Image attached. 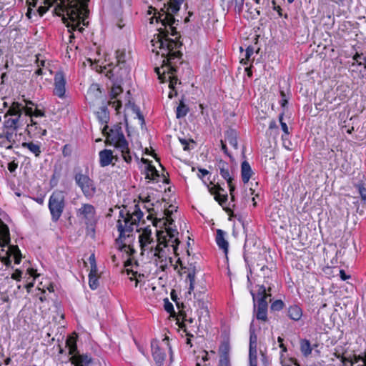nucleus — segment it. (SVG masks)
Wrapping results in <instances>:
<instances>
[{
  "label": "nucleus",
  "instance_id": "nucleus-1",
  "mask_svg": "<svg viewBox=\"0 0 366 366\" xmlns=\"http://www.w3.org/2000/svg\"><path fill=\"white\" fill-rule=\"evenodd\" d=\"M163 34L164 37L161 36V34L157 35V40L155 43L154 40H152L154 46H156V44H157V46L161 50V55L163 57L162 66L155 68V71L162 81H164L166 73L169 74L177 71L176 64L180 61L182 56L179 51H174V49L180 47L182 44L172 39L167 38L168 31L166 33L163 31Z\"/></svg>",
  "mask_w": 366,
  "mask_h": 366
},
{
  "label": "nucleus",
  "instance_id": "nucleus-2",
  "mask_svg": "<svg viewBox=\"0 0 366 366\" xmlns=\"http://www.w3.org/2000/svg\"><path fill=\"white\" fill-rule=\"evenodd\" d=\"M88 1L89 0H61V3L70 20L67 26L72 30L78 29L80 32H82L84 29L80 27L81 23L82 22L84 26L88 25V22H85V19L89 15Z\"/></svg>",
  "mask_w": 366,
  "mask_h": 366
},
{
  "label": "nucleus",
  "instance_id": "nucleus-3",
  "mask_svg": "<svg viewBox=\"0 0 366 366\" xmlns=\"http://www.w3.org/2000/svg\"><path fill=\"white\" fill-rule=\"evenodd\" d=\"M142 217L143 212L137 204L134 206L132 213H130L129 211L124 212V210L119 212V217L122 219H119L117 224V227L119 232V236L117 239V242L122 238H125L126 232H132L134 227L138 226Z\"/></svg>",
  "mask_w": 366,
  "mask_h": 366
},
{
  "label": "nucleus",
  "instance_id": "nucleus-4",
  "mask_svg": "<svg viewBox=\"0 0 366 366\" xmlns=\"http://www.w3.org/2000/svg\"><path fill=\"white\" fill-rule=\"evenodd\" d=\"M107 125L102 129V133L106 137L105 144L113 145L119 150L126 151L128 142L124 137L121 124L113 126L109 132H107Z\"/></svg>",
  "mask_w": 366,
  "mask_h": 366
},
{
  "label": "nucleus",
  "instance_id": "nucleus-5",
  "mask_svg": "<svg viewBox=\"0 0 366 366\" xmlns=\"http://www.w3.org/2000/svg\"><path fill=\"white\" fill-rule=\"evenodd\" d=\"M125 56L126 54L124 51L117 50L116 51L117 63L107 71V76L119 81H122L129 77L130 69L127 65Z\"/></svg>",
  "mask_w": 366,
  "mask_h": 366
},
{
  "label": "nucleus",
  "instance_id": "nucleus-6",
  "mask_svg": "<svg viewBox=\"0 0 366 366\" xmlns=\"http://www.w3.org/2000/svg\"><path fill=\"white\" fill-rule=\"evenodd\" d=\"M167 234H164V232L162 230L157 231V237L159 242V244L157 245L154 248L151 247L149 248L151 252L154 251V252H164V249L160 247V245H163L164 247L168 246V242H172L175 244H173V249L174 254L177 256L178 254L177 252L178 249V245L180 243V241L176 236L179 234L177 229H172L170 227L166 228Z\"/></svg>",
  "mask_w": 366,
  "mask_h": 366
},
{
  "label": "nucleus",
  "instance_id": "nucleus-7",
  "mask_svg": "<svg viewBox=\"0 0 366 366\" xmlns=\"http://www.w3.org/2000/svg\"><path fill=\"white\" fill-rule=\"evenodd\" d=\"M49 209L53 222H57L65 207V196L62 191H54L49 199Z\"/></svg>",
  "mask_w": 366,
  "mask_h": 366
},
{
  "label": "nucleus",
  "instance_id": "nucleus-8",
  "mask_svg": "<svg viewBox=\"0 0 366 366\" xmlns=\"http://www.w3.org/2000/svg\"><path fill=\"white\" fill-rule=\"evenodd\" d=\"M10 233L8 226L0 219V247H8L7 254L13 255L15 264H19L21 259V252L16 245H11Z\"/></svg>",
  "mask_w": 366,
  "mask_h": 366
},
{
  "label": "nucleus",
  "instance_id": "nucleus-9",
  "mask_svg": "<svg viewBox=\"0 0 366 366\" xmlns=\"http://www.w3.org/2000/svg\"><path fill=\"white\" fill-rule=\"evenodd\" d=\"M74 180L86 199H89L95 196L97 191L96 184L88 175L78 172L74 176Z\"/></svg>",
  "mask_w": 366,
  "mask_h": 366
},
{
  "label": "nucleus",
  "instance_id": "nucleus-10",
  "mask_svg": "<svg viewBox=\"0 0 366 366\" xmlns=\"http://www.w3.org/2000/svg\"><path fill=\"white\" fill-rule=\"evenodd\" d=\"M17 130L4 129L0 133V147L6 149H11L14 146H17L19 142Z\"/></svg>",
  "mask_w": 366,
  "mask_h": 366
},
{
  "label": "nucleus",
  "instance_id": "nucleus-11",
  "mask_svg": "<svg viewBox=\"0 0 366 366\" xmlns=\"http://www.w3.org/2000/svg\"><path fill=\"white\" fill-rule=\"evenodd\" d=\"M257 336L255 334L252 325L249 327V366H257Z\"/></svg>",
  "mask_w": 366,
  "mask_h": 366
},
{
  "label": "nucleus",
  "instance_id": "nucleus-12",
  "mask_svg": "<svg viewBox=\"0 0 366 366\" xmlns=\"http://www.w3.org/2000/svg\"><path fill=\"white\" fill-rule=\"evenodd\" d=\"M54 89L53 94L58 97L63 99L66 92V79L62 71H58L55 74L54 78Z\"/></svg>",
  "mask_w": 366,
  "mask_h": 366
},
{
  "label": "nucleus",
  "instance_id": "nucleus-13",
  "mask_svg": "<svg viewBox=\"0 0 366 366\" xmlns=\"http://www.w3.org/2000/svg\"><path fill=\"white\" fill-rule=\"evenodd\" d=\"M209 192L214 196V199L222 205L227 201V194L224 192V189L219 184H214L210 182L209 184H207Z\"/></svg>",
  "mask_w": 366,
  "mask_h": 366
},
{
  "label": "nucleus",
  "instance_id": "nucleus-14",
  "mask_svg": "<svg viewBox=\"0 0 366 366\" xmlns=\"http://www.w3.org/2000/svg\"><path fill=\"white\" fill-rule=\"evenodd\" d=\"M95 213L94 207L90 204H83L76 212L77 216L84 219L86 224H92L94 219Z\"/></svg>",
  "mask_w": 366,
  "mask_h": 366
},
{
  "label": "nucleus",
  "instance_id": "nucleus-15",
  "mask_svg": "<svg viewBox=\"0 0 366 366\" xmlns=\"http://www.w3.org/2000/svg\"><path fill=\"white\" fill-rule=\"evenodd\" d=\"M152 353L154 360L156 364L161 366L166 357L165 352L159 347V342L157 340H153L151 342Z\"/></svg>",
  "mask_w": 366,
  "mask_h": 366
},
{
  "label": "nucleus",
  "instance_id": "nucleus-16",
  "mask_svg": "<svg viewBox=\"0 0 366 366\" xmlns=\"http://www.w3.org/2000/svg\"><path fill=\"white\" fill-rule=\"evenodd\" d=\"M195 304H197L196 306L198 307V321L199 322V326H201L202 325V323H207L209 321V313L208 307L206 302L201 300H197V301L195 302Z\"/></svg>",
  "mask_w": 366,
  "mask_h": 366
},
{
  "label": "nucleus",
  "instance_id": "nucleus-17",
  "mask_svg": "<svg viewBox=\"0 0 366 366\" xmlns=\"http://www.w3.org/2000/svg\"><path fill=\"white\" fill-rule=\"evenodd\" d=\"M159 21L162 22L163 26H169L172 36H176L177 34V29L173 25L176 21H176L174 16L170 14H160L157 19V21Z\"/></svg>",
  "mask_w": 366,
  "mask_h": 366
},
{
  "label": "nucleus",
  "instance_id": "nucleus-18",
  "mask_svg": "<svg viewBox=\"0 0 366 366\" xmlns=\"http://www.w3.org/2000/svg\"><path fill=\"white\" fill-rule=\"evenodd\" d=\"M99 164L102 167H107L112 164V160L116 159L117 160V157L113 155V152L110 149H103L99 152Z\"/></svg>",
  "mask_w": 366,
  "mask_h": 366
},
{
  "label": "nucleus",
  "instance_id": "nucleus-19",
  "mask_svg": "<svg viewBox=\"0 0 366 366\" xmlns=\"http://www.w3.org/2000/svg\"><path fill=\"white\" fill-rule=\"evenodd\" d=\"M302 315L303 311L299 305H291L287 309V316L293 321H300Z\"/></svg>",
  "mask_w": 366,
  "mask_h": 366
},
{
  "label": "nucleus",
  "instance_id": "nucleus-20",
  "mask_svg": "<svg viewBox=\"0 0 366 366\" xmlns=\"http://www.w3.org/2000/svg\"><path fill=\"white\" fill-rule=\"evenodd\" d=\"M267 302L265 300H257V319L266 321L267 319Z\"/></svg>",
  "mask_w": 366,
  "mask_h": 366
},
{
  "label": "nucleus",
  "instance_id": "nucleus-21",
  "mask_svg": "<svg viewBox=\"0 0 366 366\" xmlns=\"http://www.w3.org/2000/svg\"><path fill=\"white\" fill-rule=\"evenodd\" d=\"M226 232L218 229L217 230L216 242L219 248L222 249L225 254L228 252L229 243L225 239Z\"/></svg>",
  "mask_w": 366,
  "mask_h": 366
},
{
  "label": "nucleus",
  "instance_id": "nucleus-22",
  "mask_svg": "<svg viewBox=\"0 0 366 366\" xmlns=\"http://www.w3.org/2000/svg\"><path fill=\"white\" fill-rule=\"evenodd\" d=\"M151 230L144 229V231L139 235V242L140 244L141 249L145 250L149 244L153 242V239L151 237Z\"/></svg>",
  "mask_w": 366,
  "mask_h": 366
},
{
  "label": "nucleus",
  "instance_id": "nucleus-23",
  "mask_svg": "<svg viewBox=\"0 0 366 366\" xmlns=\"http://www.w3.org/2000/svg\"><path fill=\"white\" fill-rule=\"evenodd\" d=\"M271 286L272 282L269 281L268 280L264 281V284L261 285H258V290H257V296L258 299L265 300L268 296H270V294H268L267 292L271 291Z\"/></svg>",
  "mask_w": 366,
  "mask_h": 366
},
{
  "label": "nucleus",
  "instance_id": "nucleus-24",
  "mask_svg": "<svg viewBox=\"0 0 366 366\" xmlns=\"http://www.w3.org/2000/svg\"><path fill=\"white\" fill-rule=\"evenodd\" d=\"M229 164L225 161L222 159L218 160L217 162V168L219 170V173L222 178H224L226 181L233 179L230 175L229 171Z\"/></svg>",
  "mask_w": 366,
  "mask_h": 366
},
{
  "label": "nucleus",
  "instance_id": "nucleus-25",
  "mask_svg": "<svg viewBox=\"0 0 366 366\" xmlns=\"http://www.w3.org/2000/svg\"><path fill=\"white\" fill-rule=\"evenodd\" d=\"M176 71H173L172 73H166L165 76L166 77H168L169 81V86L171 89V92L169 93V98L172 99L174 97H176L177 95V92L175 90V85L177 83L178 79L174 75ZM167 79V78H165ZM166 79H164L165 81Z\"/></svg>",
  "mask_w": 366,
  "mask_h": 366
},
{
  "label": "nucleus",
  "instance_id": "nucleus-26",
  "mask_svg": "<svg viewBox=\"0 0 366 366\" xmlns=\"http://www.w3.org/2000/svg\"><path fill=\"white\" fill-rule=\"evenodd\" d=\"M92 357L86 354L72 356L70 358V361L72 364H77L80 366H88L92 362Z\"/></svg>",
  "mask_w": 366,
  "mask_h": 366
},
{
  "label": "nucleus",
  "instance_id": "nucleus-27",
  "mask_svg": "<svg viewBox=\"0 0 366 366\" xmlns=\"http://www.w3.org/2000/svg\"><path fill=\"white\" fill-rule=\"evenodd\" d=\"M253 172L252 168L247 161H244L241 164V175L242 182L246 184L249 182V179L252 177Z\"/></svg>",
  "mask_w": 366,
  "mask_h": 366
},
{
  "label": "nucleus",
  "instance_id": "nucleus-28",
  "mask_svg": "<svg viewBox=\"0 0 366 366\" xmlns=\"http://www.w3.org/2000/svg\"><path fill=\"white\" fill-rule=\"evenodd\" d=\"M21 147L26 148L34 154L36 157H39L41 154V143H34V142H23Z\"/></svg>",
  "mask_w": 366,
  "mask_h": 366
},
{
  "label": "nucleus",
  "instance_id": "nucleus-29",
  "mask_svg": "<svg viewBox=\"0 0 366 366\" xmlns=\"http://www.w3.org/2000/svg\"><path fill=\"white\" fill-rule=\"evenodd\" d=\"M225 139L235 149H238L237 134L234 129H228L225 132Z\"/></svg>",
  "mask_w": 366,
  "mask_h": 366
},
{
  "label": "nucleus",
  "instance_id": "nucleus-30",
  "mask_svg": "<svg viewBox=\"0 0 366 366\" xmlns=\"http://www.w3.org/2000/svg\"><path fill=\"white\" fill-rule=\"evenodd\" d=\"M300 343V351L305 357H308L312 353V349L317 347V345H314L312 347L310 342L307 339L301 340Z\"/></svg>",
  "mask_w": 366,
  "mask_h": 366
},
{
  "label": "nucleus",
  "instance_id": "nucleus-31",
  "mask_svg": "<svg viewBox=\"0 0 366 366\" xmlns=\"http://www.w3.org/2000/svg\"><path fill=\"white\" fill-rule=\"evenodd\" d=\"M97 118L102 124H107L109 119V112L106 106H102L99 108V111L97 113Z\"/></svg>",
  "mask_w": 366,
  "mask_h": 366
},
{
  "label": "nucleus",
  "instance_id": "nucleus-32",
  "mask_svg": "<svg viewBox=\"0 0 366 366\" xmlns=\"http://www.w3.org/2000/svg\"><path fill=\"white\" fill-rule=\"evenodd\" d=\"M189 112V107L184 103L183 98L180 100L176 109V117L177 119L184 117Z\"/></svg>",
  "mask_w": 366,
  "mask_h": 366
},
{
  "label": "nucleus",
  "instance_id": "nucleus-33",
  "mask_svg": "<svg viewBox=\"0 0 366 366\" xmlns=\"http://www.w3.org/2000/svg\"><path fill=\"white\" fill-rule=\"evenodd\" d=\"M182 4V3H179V1H177V0H174V2L171 3L170 5L169 6V7L167 8V11H164V9H161V11L162 12V14H170L172 16H174V14H176L177 11H179V10L180 9V5ZM160 14H161L159 13V16Z\"/></svg>",
  "mask_w": 366,
  "mask_h": 366
},
{
  "label": "nucleus",
  "instance_id": "nucleus-34",
  "mask_svg": "<svg viewBox=\"0 0 366 366\" xmlns=\"http://www.w3.org/2000/svg\"><path fill=\"white\" fill-rule=\"evenodd\" d=\"M19 118H9L7 120H5L4 122V129H9V130H18Z\"/></svg>",
  "mask_w": 366,
  "mask_h": 366
},
{
  "label": "nucleus",
  "instance_id": "nucleus-35",
  "mask_svg": "<svg viewBox=\"0 0 366 366\" xmlns=\"http://www.w3.org/2000/svg\"><path fill=\"white\" fill-rule=\"evenodd\" d=\"M89 285L92 290H94L98 288L99 283V277L97 276V271H95L94 272H92V271L89 272Z\"/></svg>",
  "mask_w": 366,
  "mask_h": 366
},
{
  "label": "nucleus",
  "instance_id": "nucleus-36",
  "mask_svg": "<svg viewBox=\"0 0 366 366\" xmlns=\"http://www.w3.org/2000/svg\"><path fill=\"white\" fill-rule=\"evenodd\" d=\"M66 347L69 349V354L74 355L77 352L76 339L69 336L66 340Z\"/></svg>",
  "mask_w": 366,
  "mask_h": 366
},
{
  "label": "nucleus",
  "instance_id": "nucleus-37",
  "mask_svg": "<svg viewBox=\"0 0 366 366\" xmlns=\"http://www.w3.org/2000/svg\"><path fill=\"white\" fill-rule=\"evenodd\" d=\"M159 177V172L154 166L149 164L146 167V178L147 179L155 180Z\"/></svg>",
  "mask_w": 366,
  "mask_h": 366
},
{
  "label": "nucleus",
  "instance_id": "nucleus-38",
  "mask_svg": "<svg viewBox=\"0 0 366 366\" xmlns=\"http://www.w3.org/2000/svg\"><path fill=\"white\" fill-rule=\"evenodd\" d=\"M247 11L250 14L252 19H257L260 15L259 8H253L249 3H246Z\"/></svg>",
  "mask_w": 366,
  "mask_h": 366
},
{
  "label": "nucleus",
  "instance_id": "nucleus-39",
  "mask_svg": "<svg viewBox=\"0 0 366 366\" xmlns=\"http://www.w3.org/2000/svg\"><path fill=\"white\" fill-rule=\"evenodd\" d=\"M229 344L227 341H224L221 343L219 346V352H220V357H229Z\"/></svg>",
  "mask_w": 366,
  "mask_h": 366
},
{
  "label": "nucleus",
  "instance_id": "nucleus-40",
  "mask_svg": "<svg viewBox=\"0 0 366 366\" xmlns=\"http://www.w3.org/2000/svg\"><path fill=\"white\" fill-rule=\"evenodd\" d=\"M123 239L124 238H122L121 239H119V242H117V244L119 245V249L121 251H124L127 253H129V255H132L135 252V250L133 248L130 247L129 245L124 244ZM116 242L117 241L116 240Z\"/></svg>",
  "mask_w": 366,
  "mask_h": 366
},
{
  "label": "nucleus",
  "instance_id": "nucleus-41",
  "mask_svg": "<svg viewBox=\"0 0 366 366\" xmlns=\"http://www.w3.org/2000/svg\"><path fill=\"white\" fill-rule=\"evenodd\" d=\"M253 53L254 48L252 46H249L245 51V57L241 59L240 63L244 65L247 64Z\"/></svg>",
  "mask_w": 366,
  "mask_h": 366
},
{
  "label": "nucleus",
  "instance_id": "nucleus-42",
  "mask_svg": "<svg viewBox=\"0 0 366 366\" xmlns=\"http://www.w3.org/2000/svg\"><path fill=\"white\" fill-rule=\"evenodd\" d=\"M355 187L358 190L364 204H366V187H365V184L363 183H359L355 185Z\"/></svg>",
  "mask_w": 366,
  "mask_h": 366
},
{
  "label": "nucleus",
  "instance_id": "nucleus-43",
  "mask_svg": "<svg viewBox=\"0 0 366 366\" xmlns=\"http://www.w3.org/2000/svg\"><path fill=\"white\" fill-rule=\"evenodd\" d=\"M28 272H29V274H30V276H31V277H34V279H33L32 282H29V283H27V284L25 285V288L26 289L27 292H28V293H30L31 288H32V287H34V280H35V278H36L39 274H36V270H34V269H28Z\"/></svg>",
  "mask_w": 366,
  "mask_h": 366
},
{
  "label": "nucleus",
  "instance_id": "nucleus-44",
  "mask_svg": "<svg viewBox=\"0 0 366 366\" xmlns=\"http://www.w3.org/2000/svg\"><path fill=\"white\" fill-rule=\"evenodd\" d=\"M162 222L163 225L166 227L167 224L172 225L174 222V220L171 217H166V219L164 218H155L153 221V224L155 227H157L158 223Z\"/></svg>",
  "mask_w": 366,
  "mask_h": 366
},
{
  "label": "nucleus",
  "instance_id": "nucleus-45",
  "mask_svg": "<svg viewBox=\"0 0 366 366\" xmlns=\"http://www.w3.org/2000/svg\"><path fill=\"white\" fill-rule=\"evenodd\" d=\"M261 272L262 273V276L264 277V280H268L269 281H270L272 275V271L270 269H269L267 266H262Z\"/></svg>",
  "mask_w": 366,
  "mask_h": 366
},
{
  "label": "nucleus",
  "instance_id": "nucleus-46",
  "mask_svg": "<svg viewBox=\"0 0 366 366\" xmlns=\"http://www.w3.org/2000/svg\"><path fill=\"white\" fill-rule=\"evenodd\" d=\"M284 306V302L281 300H277L272 303L270 308L273 311H280L283 309Z\"/></svg>",
  "mask_w": 366,
  "mask_h": 366
},
{
  "label": "nucleus",
  "instance_id": "nucleus-47",
  "mask_svg": "<svg viewBox=\"0 0 366 366\" xmlns=\"http://www.w3.org/2000/svg\"><path fill=\"white\" fill-rule=\"evenodd\" d=\"M89 262L90 264V271H92V272H94L95 271H98L97 265L96 262V258L94 254H92L89 257Z\"/></svg>",
  "mask_w": 366,
  "mask_h": 366
},
{
  "label": "nucleus",
  "instance_id": "nucleus-48",
  "mask_svg": "<svg viewBox=\"0 0 366 366\" xmlns=\"http://www.w3.org/2000/svg\"><path fill=\"white\" fill-rule=\"evenodd\" d=\"M122 152V156L124 159V160L127 163H130L132 160V156L130 154V150L129 148V144L127 145V149L126 151L119 150Z\"/></svg>",
  "mask_w": 366,
  "mask_h": 366
},
{
  "label": "nucleus",
  "instance_id": "nucleus-49",
  "mask_svg": "<svg viewBox=\"0 0 366 366\" xmlns=\"http://www.w3.org/2000/svg\"><path fill=\"white\" fill-rule=\"evenodd\" d=\"M7 114L11 115V116H16V117L20 118L21 114V111L19 108V106L17 105L16 107H12L9 109L7 112Z\"/></svg>",
  "mask_w": 366,
  "mask_h": 366
},
{
  "label": "nucleus",
  "instance_id": "nucleus-50",
  "mask_svg": "<svg viewBox=\"0 0 366 366\" xmlns=\"http://www.w3.org/2000/svg\"><path fill=\"white\" fill-rule=\"evenodd\" d=\"M164 310L169 312L172 313L174 312V307L173 305L169 301L167 298L164 299Z\"/></svg>",
  "mask_w": 366,
  "mask_h": 366
},
{
  "label": "nucleus",
  "instance_id": "nucleus-51",
  "mask_svg": "<svg viewBox=\"0 0 366 366\" xmlns=\"http://www.w3.org/2000/svg\"><path fill=\"white\" fill-rule=\"evenodd\" d=\"M353 59L357 62L358 65H362L366 62V57L362 56V54H356Z\"/></svg>",
  "mask_w": 366,
  "mask_h": 366
},
{
  "label": "nucleus",
  "instance_id": "nucleus-52",
  "mask_svg": "<svg viewBox=\"0 0 366 366\" xmlns=\"http://www.w3.org/2000/svg\"><path fill=\"white\" fill-rule=\"evenodd\" d=\"M72 152L71 147L69 144H65L62 149V154L64 157L71 156Z\"/></svg>",
  "mask_w": 366,
  "mask_h": 366
},
{
  "label": "nucleus",
  "instance_id": "nucleus-53",
  "mask_svg": "<svg viewBox=\"0 0 366 366\" xmlns=\"http://www.w3.org/2000/svg\"><path fill=\"white\" fill-rule=\"evenodd\" d=\"M122 92V89L120 86H114L112 87L111 94L113 98H116L119 94Z\"/></svg>",
  "mask_w": 366,
  "mask_h": 366
},
{
  "label": "nucleus",
  "instance_id": "nucleus-54",
  "mask_svg": "<svg viewBox=\"0 0 366 366\" xmlns=\"http://www.w3.org/2000/svg\"><path fill=\"white\" fill-rule=\"evenodd\" d=\"M219 366H231L229 362V357H220Z\"/></svg>",
  "mask_w": 366,
  "mask_h": 366
},
{
  "label": "nucleus",
  "instance_id": "nucleus-55",
  "mask_svg": "<svg viewBox=\"0 0 366 366\" xmlns=\"http://www.w3.org/2000/svg\"><path fill=\"white\" fill-rule=\"evenodd\" d=\"M281 95V100H280V104L282 107H285L287 104L288 103V97H287L286 94L284 91L280 92Z\"/></svg>",
  "mask_w": 366,
  "mask_h": 366
},
{
  "label": "nucleus",
  "instance_id": "nucleus-56",
  "mask_svg": "<svg viewBox=\"0 0 366 366\" xmlns=\"http://www.w3.org/2000/svg\"><path fill=\"white\" fill-rule=\"evenodd\" d=\"M244 0H234L235 8L239 14L242 11L244 6Z\"/></svg>",
  "mask_w": 366,
  "mask_h": 366
},
{
  "label": "nucleus",
  "instance_id": "nucleus-57",
  "mask_svg": "<svg viewBox=\"0 0 366 366\" xmlns=\"http://www.w3.org/2000/svg\"><path fill=\"white\" fill-rule=\"evenodd\" d=\"M181 144L184 146V150L189 151L190 150V147L189 146V142L194 143V142L192 139L187 140L185 139H179Z\"/></svg>",
  "mask_w": 366,
  "mask_h": 366
},
{
  "label": "nucleus",
  "instance_id": "nucleus-58",
  "mask_svg": "<svg viewBox=\"0 0 366 366\" xmlns=\"http://www.w3.org/2000/svg\"><path fill=\"white\" fill-rule=\"evenodd\" d=\"M282 139L283 146L285 147V148H286L287 149H291L290 147L292 146V143L290 140H288L287 136L282 135Z\"/></svg>",
  "mask_w": 366,
  "mask_h": 366
},
{
  "label": "nucleus",
  "instance_id": "nucleus-59",
  "mask_svg": "<svg viewBox=\"0 0 366 366\" xmlns=\"http://www.w3.org/2000/svg\"><path fill=\"white\" fill-rule=\"evenodd\" d=\"M22 272L19 269H16L15 272L11 274L13 280L20 281L21 279Z\"/></svg>",
  "mask_w": 366,
  "mask_h": 366
},
{
  "label": "nucleus",
  "instance_id": "nucleus-60",
  "mask_svg": "<svg viewBox=\"0 0 366 366\" xmlns=\"http://www.w3.org/2000/svg\"><path fill=\"white\" fill-rule=\"evenodd\" d=\"M336 357H337V358L340 359V361L343 364H345L346 362H350L351 366H353V365H354V362L352 360H350V359H349L347 357H344L342 355H336Z\"/></svg>",
  "mask_w": 366,
  "mask_h": 366
},
{
  "label": "nucleus",
  "instance_id": "nucleus-61",
  "mask_svg": "<svg viewBox=\"0 0 366 366\" xmlns=\"http://www.w3.org/2000/svg\"><path fill=\"white\" fill-rule=\"evenodd\" d=\"M18 167V164L14 161H12L8 164V169L10 172H14Z\"/></svg>",
  "mask_w": 366,
  "mask_h": 366
},
{
  "label": "nucleus",
  "instance_id": "nucleus-62",
  "mask_svg": "<svg viewBox=\"0 0 366 366\" xmlns=\"http://www.w3.org/2000/svg\"><path fill=\"white\" fill-rule=\"evenodd\" d=\"M187 278L189 279V282H195V269L194 268L188 273Z\"/></svg>",
  "mask_w": 366,
  "mask_h": 366
},
{
  "label": "nucleus",
  "instance_id": "nucleus-63",
  "mask_svg": "<svg viewBox=\"0 0 366 366\" xmlns=\"http://www.w3.org/2000/svg\"><path fill=\"white\" fill-rule=\"evenodd\" d=\"M232 181H233V179L227 181L229 189L230 194H234V191H235V186L234 185Z\"/></svg>",
  "mask_w": 366,
  "mask_h": 366
},
{
  "label": "nucleus",
  "instance_id": "nucleus-64",
  "mask_svg": "<svg viewBox=\"0 0 366 366\" xmlns=\"http://www.w3.org/2000/svg\"><path fill=\"white\" fill-rule=\"evenodd\" d=\"M24 110L26 115L29 116V117H33L34 111L33 110L31 107H25L24 108Z\"/></svg>",
  "mask_w": 366,
  "mask_h": 366
}]
</instances>
